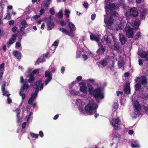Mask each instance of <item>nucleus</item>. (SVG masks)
I'll use <instances>...</instances> for the list:
<instances>
[{
  "label": "nucleus",
  "mask_w": 148,
  "mask_h": 148,
  "mask_svg": "<svg viewBox=\"0 0 148 148\" xmlns=\"http://www.w3.org/2000/svg\"><path fill=\"white\" fill-rule=\"evenodd\" d=\"M98 105L94 101H89L84 108V110L88 115H93L97 112Z\"/></svg>",
  "instance_id": "1"
},
{
  "label": "nucleus",
  "mask_w": 148,
  "mask_h": 148,
  "mask_svg": "<svg viewBox=\"0 0 148 148\" xmlns=\"http://www.w3.org/2000/svg\"><path fill=\"white\" fill-rule=\"evenodd\" d=\"M30 136L32 138H37L38 136V134H35L32 132H31L30 133Z\"/></svg>",
  "instance_id": "32"
},
{
  "label": "nucleus",
  "mask_w": 148,
  "mask_h": 148,
  "mask_svg": "<svg viewBox=\"0 0 148 148\" xmlns=\"http://www.w3.org/2000/svg\"><path fill=\"white\" fill-rule=\"evenodd\" d=\"M58 17L61 19L63 17V15L62 10H60L58 13Z\"/></svg>",
  "instance_id": "33"
},
{
  "label": "nucleus",
  "mask_w": 148,
  "mask_h": 148,
  "mask_svg": "<svg viewBox=\"0 0 148 148\" xmlns=\"http://www.w3.org/2000/svg\"><path fill=\"white\" fill-rule=\"evenodd\" d=\"M21 24L22 25H28L26 21L25 20L22 21L21 22Z\"/></svg>",
  "instance_id": "46"
},
{
  "label": "nucleus",
  "mask_w": 148,
  "mask_h": 148,
  "mask_svg": "<svg viewBox=\"0 0 148 148\" xmlns=\"http://www.w3.org/2000/svg\"><path fill=\"white\" fill-rule=\"evenodd\" d=\"M4 71V69H3L1 70V72H0V80H1L2 79V78L3 77V74Z\"/></svg>",
  "instance_id": "40"
},
{
  "label": "nucleus",
  "mask_w": 148,
  "mask_h": 148,
  "mask_svg": "<svg viewBox=\"0 0 148 148\" xmlns=\"http://www.w3.org/2000/svg\"><path fill=\"white\" fill-rule=\"evenodd\" d=\"M96 16V15L94 13L92 14L91 16V19L92 20H94L95 19Z\"/></svg>",
  "instance_id": "56"
},
{
  "label": "nucleus",
  "mask_w": 148,
  "mask_h": 148,
  "mask_svg": "<svg viewBox=\"0 0 148 148\" xmlns=\"http://www.w3.org/2000/svg\"><path fill=\"white\" fill-rule=\"evenodd\" d=\"M119 43L118 42H115L114 45L111 46V48L116 51H119Z\"/></svg>",
  "instance_id": "23"
},
{
  "label": "nucleus",
  "mask_w": 148,
  "mask_h": 148,
  "mask_svg": "<svg viewBox=\"0 0 148 148\" xmlns=\"http://www.w3.org/2000/svg\"><path fill=\"white\" fill-rule=\"evenodd\" d=\"M124 65V62L123 60H120L119 61L118 63V66L119 67H121Z\"/></svg>",
  "instance_id": "37"
},
{
  "label": "nucleus",
  "mask_w": 148,
  "mask_h": 148,
  "mask_svg": "<svg viewBox=\"0 0 148 148\" xmlns=\"http://www.w3.org/2000/svg\"><path fill=\"white\" fill-rule=\"evenodd\" d=\"M141 84L142 85H147V78L145 75H143L141 77Z\"/></svg>",
  "instance_id": "19"
},
{
  "label": "nucleus",
  "mask_w": 148,
  "mask_h": 148,
  "mask_svg": "<svg viewBox=\"0 0 148 148\" xmlns=\"http://www.w3.org/2000/svg\"><path fill=\"white\" fill-rule=\"evenodd\" d=\"M141 87V84L138 83H137L135 85V90L136 91L139 90Z\"/></svg>",
  "instance_id": "29"
},
{
  "label": "nucleus",
  "mask_w": 148,
  "mask_h": 148,
  "mask_svg": "<svg viewBox=\"0 0 148 148\" xmlns=\"http://www.w3.org/2000/svg\"><path fill=\"white\" fill-rule=\"evenodd\" d=\"M22 92H21V91H20L19 94L21 96L22 99L24 100L25 97V94L21 93Z\"/></svg>",
  "instance_id": "47"
},
{
  "label": "nucleus",
  "mask_w": 148,
  "mask_h": 148,
  "mask_svg": "<svg viewBox=\"0 0 148 148\" xmlns=\"http://www.w3.org/2000/svg\"><path fill=\"white\" fill-rule=\"evenodd\" d=\"M17 27L16 26H14L13 27L12 29V31L14 32H16V30L17 29Z\"/></svg>",
  "instance_id": "54"
},
{
  "label": "nucleus",
  "mask_w": 148,
  "mask_h": 148,
  "mask_svg": "<svg viewBox=\"0 0 148 148\" xmlns=\"http://www.w3.org/2000/svg\"><path fill=\"white\" fill-rule=\"evenodd\" d=\"M79 84L80 91L84 93H86L87 91V87L85 83L83 82H82L79 83Z\"/></svg>",
  "instance_id": "9"
},
{
  "label": "nucleus",
  "mask_w": 148,
  "mask_h": 148,
  "mask_svg": "<svg viewBox=\"0 0 148 148\" xmlns=\"http://www.w3.org/2000/svg\"><path fill=\"white\" fill-rule=\"evenodd\" d=\"M39 73V69H38L34 70L32 71V73L33 74V75Z\"/></svg>",
  "instance_id": "44"
},
{
  "label": "nucleus",
  "mask_w": 148,
  "mask_h": 148,
  "mask_svg": "<svg viewBox=\"0 0 148 148\" xmlns=\"http://www.w3.org/2000/svg\"><path fill=\"white\" fill-rule=\"evenodd\" d=\"M13 55L15 57H16L18 59H21L22 58V54L21 53L16 50H15L13 51Z\"/></svg>",
  "instance_id": "18"
},
{
  "label": "nucleus",
  "mask_w": 148,
  "mask_h": 148,
  "mask_svg": "<svg viewBox=\"0 0 148 148\" xmlns=\"http://www.w3.org/2000/svg\"><path fill=\"white\" fill-rule=\"evenodd\" d=\"M112 125V126L114 127V129L115 130H117L119 128V127L118 126V125H116V123L114 122H111V123Z\"/></svg>",
  "instance_id": "35"
},
{
  "label": "nucleus",
  "mask_w": 148,
  "mask_h": 148,
  "mask_svg": "<svg viewBox=\"0 0 148 148\" xmlns=\"http://www.w3.org/2000/svg\"><path fill=\"white\" fill-rule=\"evenodd\" d=\"M46 23L47 30L48 31L52 29L54 26V23L53 22H51V17L47 20Z\"/></svg>",
  "instance_id": "8"
},
{
  "label": "nucleus",
  "mask_w": 148,
  "mask_h": 148,
  "mask_svg": "<svg viewBox=\"0 0 148 148\" xmlns=\"http://www.w3.org/2000/svg\"><path fill=\"white\" fill-rule=\"evenodd\" d=\"M21 46V43L19 42H16L15 45V48L19 47Z\"/></svg>",
  "instance_id": "51"
},
{
  "label": "nucleus",
  "mask_w": 148,
  "mask_h": 148,
  "mask_svg": "<svg viewBox=\"0 0 148 148\" xmlns=\"http://www.w3.org/2000/svg\"><path fill=\"white\" fill-rule=\"evenodd\" d=\"M120 121V120L119 118L115 119L114 120L115 123L118 125L119 122Z\"/></svg>",
  "instance_id": "53"
},
{
  "label": "nucleus",
  "mask_w": 148,
  "mask_h": 148,
  "mask_svg": "<svg viewBox=\"0 0 148 148\" xmlns=\"http://www.w3.org/2000/svg\"><path fill=\"white\" fill-rule=\"evenodd\" d=\"M103 38L106 43H109L110 42V39L109 38L108 36L107 35H105L103 37Z\"/></svg>",
  "instance_id": "31"
},
{
  "label": "nucleus",
  "mask_w": 148,
  "mask_h": 148,
  "mask_svg": "<svg viewBox=\"0 0 148 148\" xmlns=\"http://www.w3.org/2000/svg\"><path fill=\"white\" fill-rule=\"evenodd\" d=\"M65 15L66 16V17L67 18L69 17V14L70 13V11L68 10H66L65 11Z\"/></svg>",
  "instance_id": "43"
},
{
  "label": "nucleus",
  "mask_w": 148,
  "mask_h": 148,
  "mask_svg": "<svg viewBox=\"0 0 148 148\" xmlns=\"http://www.w3.org/2000/svg\"><path fill=\"white\" fill-rule=\"evenodd\" d=\"M39 135L41 137H42L44 136V134L42 131H40L39 133Z\"/></svg>",
  "instance_id": "61"
},
{
  "label": "nucleus",
  "mask_w": 148,
  "mask_h": 148,
  "mask_svg": "<svg viewBox=\"0 0 148 148\" xmlns=\"http://www.w3.org/2000/svg\"><path fill=\"white\" fill-rule=\"evenodd\" d=\"M116 5L114 3H110L109 4L106 3L105 8L109 10L110 11L114 10L116 8Z\"/></svg>",
  "instance_id": "14"
},
{
  "label": "nucleus",
  "mask_w": 148,
  "mask_h": 148,
  "mask_svg": "<svg viewBox=\"0 0 148 148\" xmlns=\"http://www.w3.org/2000/svg\"><path fill=\"white\" fill-rule=\"evenodd\" d=\"M60 24L62 26L64 27L66 25V23L62 20L60 21Z\"/></svg>",
  "instance_id": "49"
},
{
  "label": "nucleus",
  "mask_w": 148,
  "mask_h": 148,
  "mask_svg": "<svg viewBox=\"0 0 148 148\" xmlns=\"http://www.w3.org/2000/svg\"><path fill=\"white\" fill-rule=\"evenodd\" d=\"M6 84V82L5 81H3V82L1 86V91L3 93V96L9 97L10 95V94L8 93V91L5 89Z\"/></svg>",
  "instance_id": "7"
},
{
  "label": "nucleus",
  "mask_w": 148,
  "mask_h": 148,
  "mask_svg": "<svg viewBox=\"0 0 148 148\" xmlns=\"http://www.w3.org/2000/svg\"><path fill=\"white\" fill-rule=\"evenodd\" d=\"M38 94H36L34 92H33L31 95V97L34 99V100L36 99L37 96Z\"/></svg>",
  "instance_id": "34"
},
{
  "label": "nucleus",
  "mask_w": 148,
  "mask_h": 148,
  "mask_svg": "<svg viewBox=\"0 0 148 148\" xmlns=\"http://www.w3.org/2000/svg\"><path fill=\"white\" fill-rule=\"evenodd\" d=\"M134 106L135 109L139 111L140 110V105L138 102L136 101L134 103Z\"/></svg>",
  "instance_id": "26"
},
{
  "label": "nucleus",
  "mask_w": 148,
  "mask_h": 148,
  "mask_svg": "<svg viewBox=\"0 0 148 148\" xmlns=\"http://www.w3.org/2000/svg\"><path fill=\"white\" fill-rule=\"evenodd\" d=\"M82 77L81 76H78L76 78V80L77 82H79L82 80Z\"/></svg>",
  "instance_id": "55"
},
{
  "label": "nucleus",
  "mask_w": 148,
  "mask_h": 148,
  "mask_svg": "<svg viewBox=\"0 0 148 148\" xmlns=\"http://www.w3.org/2000/svg\"><path fill=\"white\" fill-rule=\"evenodd\" d=\"M138 53L142 58H144L145 61H148V52H146L143 50H138Z\"/></svg>",
  "instance_id": "6"
},
{
  "label": "nucleus",
  "mask_w": 148,
  "mask_h": 148,
  "mask_svg": "<svg viewBox=\"0 0 148 148\" xmlns=\"http://www.w3.org/2000/svg\"><path fill=\"white\" fill-rule=\"evenodd\" d=\"M87 86L88 88V90L90 94H92L94 91L92 86L90 84H88Z\"/></svg>",
  "instance_id": "27"
},
{
  "label": "nucleus",
  "mask_w": 148,
  "mask_h": 148,
  "mask_svg": "<svg viewBox=\"0 0 148 148\" xmlns=\"http://www.w3.org/2000/svg\"><path fill=\"white\" fill-rule=\"evenodd\" d=\"M139 10L141 12V17L142 19H145L147 14L146 11L143 9H140Z\"/></svg>",
  "instance_id": "21"
},
{
  "label": "nucleus",
  "mask_w": 148,
  "mask_h": 148,
  "mask_svg": "<svg viewBox=\"0 0 148 148\" xmlns=\"http://www.w3.org/2000/svg\"><path fill=\"white\" fill-rule=\"evenodd\" d=\"M59 43V41L58 40L55 41L52 44V46H57Z\"/></svg>",
  "instance_id": "42"
},
{
  "label": "nucleus",
  "mask_w": 148,
  "mask_h": 148,
  "mask_svg": "<svg viewBox=\"0 0 148 148\" xmlns=\"http://www.w3.org/2000/svg\"><path fill=\"white\" fill-rule=\"evenodd\" d=\"M108 14H110V17H116V14H117L116 11L114 10H112V11H110V12L108 13Z\"/></svg>",
  "instance_id": "25"
},
{
  "label": "nucleus",
  "mask_w": 148,
  "mask_h": 148,
  "mask_svg": "<svg viewBox=\"0 0 148 148\" xmlns=\"http://www.w3.org/2000/svg\"><path fill=\"white\" fill-rule=\"evenodd\" d=\"M90 38L91 40H94L97 42L99 41L100 39L99 37L94 36L93 34H92L90 35Z\"/></svg>",
  "instance_id": "24"
},
{
  "label": "nucleus",
  "mask_w": 148,
  "mask_h": 148,
  "mask_svg": "<svg viewBox=\"0 0 148 148\" xmlns=\"http://www.w3.org/2000/svg\"><path fill=\"white\" fill-rule=\"evenodd\" d=\"M119 40L121 42V44H124L127 40V38L125 36L122 34H119Z\"/></svg>",
  "instance_id": "15"
},
{
  "label": "nucleus",
  "mask_w": 148,
  "mask_h": 148,
  "mask_svg": "<svg viewBox=\"0 0 148 148\" xmlns=\"http://www.w3.org/2000/svg\"><path fill=\"white\" fill-rule=\"evenodd\" d=\"M92 94L96 99L99 98L102 99L104 97L103 95L101 92V90L99 88H97L95 89Z\"/></svg>",
  "instance_id": "3"
},
{
  "label": "nucleus",
  "mask_w": 148,
  "mask_h": 148,
  "mask_svg": "<svg viewBox=\"0 0 148 148\" xmlns=\"http://www.w3.org/2000/svg\"><path fill=\"white\" fill-rule=\"evenodd\" d=\"M141 33L140 32H138L136 33L135 36V40H137L141 36Z\"/></svg>",
  "instance_id": "30"
},
{
  "label": "nucleus",
  "mask_w": 148,
  "mask_h": 148,
  "mask_svg": "<svg viewBox=\"0 0 148 148\" xmlns=\"http://www.w3.org/2000/svg\"><path fill=\"white\" fill-rule=\"evenodd\" d=\"M40 17V15H35L34 16H33L32 17V18L31 20L32 21H33L34 20H36L38 18Z\"/></svg>",
  "instance_id": "38"
},
{
  "label": "nucleus",
  "mask_w": 148,
  "mask_h": 148,
  "mask_svg": "<svg viewBox=\"0 0 148 148\" xmlns=\"http://www.w3.org/2000/svg\"><path fill=\"white\" fill-rule=\"evenodd\" d=\"M106 48V47L104 46H103V45H102L101 46V47L99 49H101V50L103 51V52L104 53V52L105 51V48Z\"/></svg>",
  "instance_id": "57"
},
{
  "label": "nucleus",
  "mask_w": 148,
  "mask_h": 148,
  "mask_svg": "<svg viewBox=\"0 0 148 148\" xmlns=\"http://www.w3.org/2000/svg\"><path fill=\"white\" fill-rule=\"evenodd\" d=\"M5 66V64L3 63L2 64L0 65V70H2L3 69H4Z\"/></svg>",
  "instance_id": "52"
},
{
  "label": "nucleus",
  "mask_w": 148,
  "mask_h": 148,
  "mask_svg": "<svg viewBox=\"0 0 148 148\" xmlns=\"http://www.w3.org/2000/svg\"><path fill=\"white\" fill-rule=\"evenodd\" d=\"M130 14L133 17H136L138 16V14L137 9L134 7L130 9Z\"/></svg>",
  "instance_id": "12"
},
{
  "label": "nucleus",
  "mask_w": 148,
  "mask_h": 148,
  "mask_svg": "<svg viewBox=\"0 0 148 148\" xmlns=\"http://www.w3.org/2000/svg\"><path fill=\"white\" fill-rule=\"evenodd\" d=\"M114 20L112 17H110L107 20L106 23L108 26H111L113 24Z\"/></svg>",
  "instance_id": "22"
},
{
  "label": "nucleus",
  "mask_w": 148,
  "mask_h": 148,
  "mask_svg": "<svg viewBox=\"0 0 148 148\" xmlns=\"http://www.w3.org/2000/svg\"><path fill=\"white\" fill-rule=\"evenodd\" d=\"M7 101V103L8 104H10L12 102V101L11 99L9 98V97H8Z\"/></svg>",
  "instance_id": "59"
},
{
  "label": "nucleus",
  "mask_w": 148,
  "mask_h": 148,
  "mask_svg": "<svg viewBox=\"0 0 148 148\" xmlns=\"http://www.w3.org/2000/svg\"><path fill=\"white\" fill-rule=\"evenodd\" d=\"M34 88L35 89V90L34 91V93H35L36 94H38V91H39V90L40 89L39 87H34Z\"/></svg>",
  "instance_id": "48"
},
{
  "label": "nucleus",
  "mask_w": 148,
  "mask_h": 148,
  "mask_svg": "<svg viewBox=\"0 0 148 148\" xmlns=\"http://www.w3.org/2000/svg\"><path fill=\"white\" fill-rule=\"evenodd\" d=\"M112 57L109 56H107L106 58L101 60L99 62V64L103 66H106L108 63V61L110 60V58Z\"/></svg>",
  "instance_id": "11"
},
{
  "label": "nucleus",
  "mask_w": 148,
  "mask_h": 148,
  "mask_svg": "<svg viewBox=\"0 0 148 148\" xmlns=\"http://www.w3.org/2000/svg\"><path fill=\"white\" fill-rule=\"evenodd\" d=\"M27 77H29V79L27 82L30 83H32L35 81V78L34 77V75L32 73H30L27 76Z\"/></svg>",
  "instance_id": "17"
},
{
  "label": "nucleus",
  "mask_w": 148,
  "mask_h": 148,
  "mask_svg": "<svg viewBox=\"0 0 148 148\" xmlns=\"http://www.w3.org/2000/svg\"><path fill=\"white\" fill-rule=\"evenodd\" d=\"M11 18V16L10 15V14L8 12L7 14V15L4 18L5 19H10Z\"/></svg>",
  "instance_id": "41"
},
{
  "label": "nucleus",
  "mask_w": 148,
  "mask_h": 148,
  "mask_svg": "<svg viewBox=\"0 0 148 148\" xmlns=\"http://www.w3.org/2000/svg\"><path fill=\"white\" fill-rule=\"evenodd\" d=\"M51 2V0H47L43 1V6L44 8L47 10L49 6L50 3Z\"/></svg>",
  "instance_id": "20"
},
{
  "label": "nucleus",
  "mask_w": 148,
  "mask_h": 148,
  "mask_svg": "<svg viewBox=\"0 0 148 148\" xmlns=\"http://www.w3.org/2000/svg\"><path fill=\"white\" fill-rule=\"evenodd\" d=\"M35 87H39L40 90L43 88L44 83H42V80H38L36 81L34 85Z\"/></svg>",
  "instance_id": "10"
},
{
  "label": "nucleus",
  "mask_w": 148,
  "mask_h": 148,
  "mask_svg": "<svg viewBox=\"0 0 148 148\" xmlns=\"http://www.w3.org/2000/svg\"><path fill=\"white\" fill-rule=\"evenodd\" d=\"M26 125V122H24L22 123V127L23 129H24L25 128Z\"/></svg>",
  "instance_id": "62"
},
{
  "label": "nucleus",
  "mask_w": 148,
  "mask_h": 148,
  "mask_svg": "<svg viewBox=\"0 0 148 148\" xmlns=\"http://www.w3.org/2000/svg\"><path fill=\"white\" fill-rule=\"evenodd\" d=\"M82 56L84 61L86 60L88 58V56L85 54H83Z\"/></svg>",
  "instance_id": "58"
},
{
  "label": "nucleus",
  "mask_w": 148,
  "mask_h": 148,
  "mask_svg": "<svg viewBox=\"0 0 148 148\" xmlns=\"http://www.w3.org/2000/svg\"><path fill=\"white\" fill-rule=\"evenodd\" d=\"M144 109L146 113L147 114H148V107H145L144 108Z\"/></svg>",
  "instance_id": "64"
},
{
  "label": "nucleus",
  "mask_w": 148,
  "mask_h": 148,
  "mask_svg": "<svg viewBox=\"0 0 148 148\" xmlns=\"http://www.w3.org/2000/svg\"><path fill=\"white\" fill-rule=\"evenodd\" d=\"M68 26L70 29V32H69L64 28L59 27L58 30L61 31L62 33H64L66 35L70 36L72 35L73 32L75 31V27L74 25L71 22H69Z\"/></svg>",
  "instance_id": "2"
},
{
  "label": "nucleus",
  "mask_w": 148,
  "mask_h": 148,
  "mask_svg": "<svg viewBox=\"0 0 148 148\" xmlns=\"http://www.w3.org/2000/svg\"><path fill=\"white\" fill-rule=\"evenodd\" d=\"M34 99L31 97L29 98L28 101V103L29 104H31L34 102Z\"/></svg>",
  "instance_id": "39"
},
{
  "label": "nucleus",
  "mask_w": 148,
  "mask_h": 148,
  "mask_svg": "<svg viewBox=\"0 0 148 148\" xmlns=\"http://www.w3.org/2000/svg\"><path fill=\"white\" fill-rule=\"evenodd\" d=\"M126 18L127 19H130L132 17V15H131V14H126Z\"/></svg>",
  "instance_id": "60"
},
{
  "label": "nucleus",
  "mask_w": 148,
  "mask_h": 148,
  "mask_svg": "<svg viewBox=\"0 0 148 148\" xmlns=\"http://www.w3.org/2000/svg\"><path fill=\"white\" fill-rule=\"evenodd\" d=\"M126 34L128 38H133L134 35L133 29L132 28L128 26L125 29Z\"/></svg>",
  "instance_id": "4"
},
{
  "label": "nucleus",
  "mask_w": 148,
  "mask_h": 148,
  "mask_svg": "<svg viewBox=\"0 0 148 148\" xmlns=\"http://www.w3.org/2000/svg\"><path fill=\"white\" fill-rule=\"evenodd\" d=\"M29 88V86L28 84H24L23 86L21 88L20 90L21 92H23L25 90Z\"/></svg>",
  "instance_id": "28"
},
{
  "label": "nucleus",
  "mask_w": 148,
  "mask_h": 148,
  "mask_svg": "<svg viewBox=\"0 0 148 148\" xmlns=\"http://www.w3.org/2000/svg\"><path fill=\"white\" fill-rule=\"evenodd\" d=\"M49 12L52 15H54L55 14V12L53 8H51L49 9Z\"/></svg>",
  "instance_id": "45"
},
{
  "label": "nucleus",
  "mask_w": 148,
  "mask_h": 148,
  "mask_svg": "<svg viewBox=\"0 0 148 148\" xmlns=\"http://www.w3.org/2000/svg\"><path fill=\"white\" fill-rule=\"evenodd\" d=\"M134 25L136 26H137V29H138L139 26V21L138 19H136L134 23Z\"/></svg>",
  "instance_id": "36"
},
{
  "label": "nucleus",
  "mask_w": 148,
  "mask_h": 148,
  "mask_svg": "<svg viewBox=\"0 0 148 148\" xmlns=\"http://www.w3.org/2000/svg\"><path fill=\"white\" fill-rule=\"evenodd\" d=\"M83 5L84 6V7L86 8H88V4L86 2H84L83 4Z\"/></svg>",
  "instance_id": "63"
},
{
  "label": "nucleus",
  "mask_w": 148,
  "mask_h": 148,
  "mask_svg": "<svg viewBox=\"0 0 148 148\" xmlns=\"http://www.w3.org/2000/svg\"><path fill=\"white\" fill-rule=\"evenodd\" d=\"M131 145L132 147L133 148H138L139 147V145L138 144L135 145L134 143H132Z\"/></svg>",
  "instance_id": "50"
},
{
  "label": "nucleus",
  "mask_w": 148,
  "mask_h": 148,
  "mask_svg": "<svg viewBox=\"0 0 148 148\" xmlns=\"http://www.w3.org/2000/svg\"><path fill=\"white\" fill-rule=\"evenodd\" d=\"M45 77H47L44 82L45 85H47L50 81L52 79V74L49 71L47 70L45 72Z\"/></svg>",
  "instance_id": "5"
},
{
  "label": "nucleus",
  "mask_w": 148,
  "mask_h": 148,
  "mask_svg": "<svg viewBox=\"0 0 148 148\" xmlns=\"http://www.w3.org/2000/svg\"><path fill=\"white\" fill-rule=\"evenodd\" d=\"M18 35L17 34H14L12 35L13 38H11L10 39L8 42H7V45L8 46H9L10 45L12 44L14 42L15 40L16 39V37H17Z\"/></svg>",
  "instance_id": "13"
},
{
  "label": "nucleus",
  "mask_w": 148,
  "mask_h": 148,
  "mask_svg": "<svg viewBox=\"0 0 148 148\" xmlns=\"http://www.w3.org/2000/svg\"><path fill=\"white\" fill-rule=\"evenodd\" d=\"M124 90L125 93L128 95L130 93V84L127 83L124 86Z\"/></svg>",
  "instance_id": "16"
}]
</instances>
